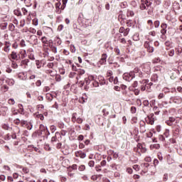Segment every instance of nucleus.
<instances>
[{
    "instance_id": "2",
    "label": "nucleus",
    "mask_w": 182,
    "mask_h": 182,
    "mask_svg": "<svg viewBox=\"0 0 182 182\" xmlns=\"http://www.w3.org/2000/svg\"><path fill=\"white\" fill-rule=\"evenodd\" d=\"M134 77V72L125 73L123 75V79L126 80V82H132Z\"/></svg>"
},
{
    "instance_id": "6",
    "label": "nucleus",
    "mask_w": 182,
    "mask_h": 182,
    "mask_svg": "<svg viewBox=\"0 0 182 182\" xmlns=\"http://www.w3.org/2000/svg\"><path fill=\"white\" fill-rule=\"evenodd\" d=\"M41 41L42 43H43L44 46H50L51 43H53V41L52 40H48V38H46V36L42 37L41 38Z\"/></svg>"
},
{
    "instance_id": "38",
    "label": "nucleus",
    "mask_w": 182,
    "mask_h": 182,
    "mask_svg": "<svg viewBox=\"0 0 182 182\" xmlns=\"http://www.w3.org/2000/svg\"><path fill=\"white\" fill-rule=\"evenodd\" d=\"M161 28L162 29L167 30V23H162L161 25Z\"/></svg>"
},
{
    "instance_id": "46",
    "label": "nucleus",
    "mask_w": 182,
    "mask_h": 182,
    "mask_svg": "<svg viewBox=\"0 0 182 182\" xmlns=\"http://www.w3.org/2000/svg\"><path fill=\"white\" fill-rule=\"evenodd\" d=\"M36 65L38 69H41V61L36 60Z\"/></svg>"
},
{
    "instance_id": "30",
    "label": "nucleus",
    "mask_w": 182,
    "mask_h": 182,
    "mask_svg": "<svg viewBox=\"0 0 182 182\" xmlns=\"http://www.w3.org/2000/svg\"><path fill=\"white\" fill-rule=\"evenodd\" d=\"M14 15H16L17 16H22V13L21 12V11L16 9L14 10Z\"/></svg>"
},
{
    "instance_id": "61",
    "label": "nucleus",
    "mask_w": 182,
    "mask_h": 182,
    "mask_svg": "<svg viewBox=\"0 0 182 182\" xmlns=\"http://www.w3.org/2000/svg\"><path fill=\"white\" fill-rule=\"evenodd\" d=\"M7 180L9 182H12L14 181V178H12V176H8Z\"/></svg>"
},
{
    "instance_id": "14",
    "label": "nucleus",
    "mask_w": 182,
    "mask_h": 182,
    "mask_svg": "<svg viewBox=\"0 0 182 182\" xmlns=\"http://www.w3.org/2000/svg\"><path fill=\"white\" fill-rule=\"evenodd\" d=\"M18 78L21 80H26L28 79V74L26 73H20L18 74Z\"/></svg>"
},
{
    "instance_id": "42",
    "label": "nucleus",
    "mask_w": 182,
    "mask_h": 182,
    "mask_svg": "<svg viewBox=\"0 0 182 182\" xmlns=\"http://www.w3.org/2000/svg\"><path fill=\"white\" fill-rule=\"evenodd\" d=\"M20 45L21 46V48H25V46H26V44L25 43V40H21Z\"/></svg>"
},
{
    "instance_id": "41",
    "label": "nucleus",
    "mask_w": 182,
    "mask_h": 182,
    "mask_svg": "<svg viewBox=\"0 0 182 182\" xmlns=\"http://www.w3.org/2000/svg\"><path fill=\"white\" fill-rule=\"evenodd\" d=\"M50 130H51L52 133H55V132H56V127H55V125H51Z\"/></svg>"
},
{
    "instance_id": "49",
    "label": "nucleus",
    "mask_w": 182,
    "mask_h": 182,
    "mask_svg": "<svg viewBox=\"0 0 182 182\" xmlns=\"http://www.w3.org/2000/svg\"><path fill=\"white\" fill-rule=\"evenodd\" d=\"M159 139L161 141H164L166 140V138H164V136L163 135H159Z\"/></svg>"
},
{
    "instance_id": "5",
    "label": "nucleus",
    "mask_w": 182,
    "mask_h": 182,
    "mask_svg": "<svg viewBox=\"0 0 182 182\" xmlns=\"http://www.w3.org/2000/svg\"><path fill=\"white\" fill-rule=\"evenodd\" d=\"M40 132H41V134H50V133L49 132V130H48V127L43 125V124H41L40 125Z\"/></svg>"
},
{
    "instance_id": "26",
    "label": "nucleus",
    "mask_w": 182,
    "mask_h": 182,
    "mask_svg": "<svg viewBox=\"0 0 182 182\" xmlns=\"http://www.w3.org/2000/svg\"><path fill=\"white\" fill-rule=\"evenodd\" d=\"M109 153L113 155L114 159H117V157H119V154L114 152V151L109 150Z\"/></svg>"
},
{
    "instance_id": "15",
    "label": "nucleus",
    "mask_w": 182,
    "mask_h": 182,
    "mask_svg": "<svg viewBox=\"0 0 182 182\" xmlns=\"http://www.w3.org/2000/svg\"><path fill=\"white\" fill-rule=\"evenodd\" d=\"M141 167L143 168V172L147 173V171H149V167H150V165L148 163H144L141 165Z\"/></svg>"
},
{
    "instance_id": "35",
    "label": "nucleus",
    "mask_w": 182,
    "mask_h": 182,
    "mask_svg": "<svg viewBox=\"0 0 182 182\" xmlns=\"http://www.w3.org/2000/svg\"><path fill=\"white\" fill-rule=\"evenodd\" d=\"M154 26L155 28H159L160 26V21H155L154 22Z\"/></svg>"
},
{
    "instance_id": "58",
    "label": "nucleus",
    "mask_w": 182,
    "mask_h": 182,
    "mask_svg": "<svg viewBox=\"0 0 182 182\" xmlns=\"http://www.w3.org/2000/svg\"><path fill=\"white\" fill-rule=\"evenodd\" d=\"M177 153L179 154V156H182V149L181 148H179L177 149Z\"/></svg>"
},
{
    "instance_id": "23",
    "label": "nucleus",
    "mask_w": 182,
    "mask_h": 182,
    "mask_svg": "<svg viewBox=\"0 0 182 182\" xmlns=\"http://www.w3.org/2000/svg\"><path fill=\"white\" fill-rule=\"evenodd\" d=\"M21 11L23 15H28V14L31 15V11H28V9H26V8H22Z\"/></svg>"
},
{
    "instance_id": "45",
    "label": "nucleus",
    "mask_w": 182,
    "mask_h": 182,
    "mask_svg": "<svg viewBox=\"0 0 182 182\" xmlns=\"http://www.w3.org/2000/svg\"><path fill=\"white\" fill-rule=\"evenodd\" d=\"M38 119H40V120H43L45 119V117H43V114H39L37 115Z\"/></svg>"
},
{
    "instance_id": "13",
    "label": "nucleus",
    "mask_w": 182,
    "mask_h": 182,
    "mask_svg": "<svg viewBox=\"0 0 182 182\" xmlns=\"http://www.w3.org/2000/svg\"><path fill=\"white\" fill-rule=\"evenodd\" d=\"M60 5H62V3H60V2L55 3V12H56V14H62V10H60Z\"/></svg>"
},
{
    "instance_id": "62",
    "label": "nucleus",
    "mask_w": 182,
    "mask_h": 182,
    "mask_svg": "<svg viewBox=\"0 0 182 182\" xmlns=\"http://www.w3.org/2000/svg\"><path fill=\"white\" fill-rule=\"evenodd\" d=\"M114 52H116L117 55H120V49H119L118 48H114Z\"/></svg>"
},
{
    "instance_id": "27",
    "label": "nucleus",
    "mask_w": 182,
    "mask_h": 182,
    "mask_svg": "<svg viewBox=\"0 0 182 182\" xmlns=\"http://www.w3.org/2000/svg\"><path fill=\"white\" fill-rule=\"evenodd\" d=\"M129 89H130V90H133V92H134V95H135L136 96H139V93H140V90H139V89H134V90H133L132 87H130Z\"/></svg>"
},
{
    "instance_id": "60",
    "label": "nucleus",
    "mask_w": 182,
    "mask_h": 182,
    "mask_svg": "<svg viewBox=\"0 0 182 182\" xmlns=\"http://www.w3.org/2000/svg\"><path fill=\"white\" fill-rule=\"evenodd\" d=\"M106 160H103L101 161L100 164L102 167H105V166H106Z\"/></svg>"
},
{
    "instance_id": "44",
    "label": "nucleus",
    "mask_w": 182,
    "mask_h": 182,
    "mask_svg": "<svg viewBox=\"0 0 182 182\" xmlns=\"http://www.w3.org/2000/svg\"><path fill=\"white\" fill-rule=\"evenodd\" d=\"M112 75H113V72H112V70H108V71L107 72V76L108 77H112Z\"/></svg>"
},
{
    "instance_id": "47",
    "label": "nucleus",
    "mask_w": 182,
    "mask_h": 182,
    "mask_svg": "<svg viewBox=\"0 0 182 182\" xmlns=\"http://www.w3.org/2000/svg\"><path fill=\"white\" fill-rule=\"evenodd\" d=\"M25 23H26L25 20H21L20 21V26H21V28H23V26H25Z\"/></svg>"
},
{
    "instance_id": "12",
    "label": "nucleus",
    "mask_w": 182,
    "mask_h": 182,
    "mask_svg": "<svg viewBox=\"0 0 182 182\" xmlns=\"http://www.w3.org/2000/svg\"><path fill=\"white\" fill-rule=\"evenodd\" d=\"M139 126H140V130L142 132V133H145V132H146V122L140 121Z\"/></svg>"
},
{
    "instance_id": "33",
    "label": "nucleus",
    "mask_w": 182,
    "mask_h": 182,
    "mask_svg": "<svg viewBox=\"0 0 182 182\" xmlns=\"http://www.w3.org/2000/svg\"><path fill=\"white\" fill-rule=\"evenodd\" d=\"M92 86L93 87H99V82H97V80H94L92 82Z\"/></svg>"
},
{
    "instance_id": "20",
    "label": "nucleus",
    "mask_w": 182,
    "mask_h": 182,
    "mask_svg": "<svg viewBox=\"0 0 182 182\" xmlns=\"http://www.w3.org/2000/svg\"><path fill=\"white\" fill-rule=\"evenodd\" d=\"M58 136H60V133L55 132V136L51 138V143H55V141H58V139L56 138L58 137Z\"/></svg>"
},
{
    "instance_id": "28",
    "label": "nucleus",
    "mask_w": 182,
    "mask_h": 182,
    "mask_svg": "<svg viewBox=\"0 0 182 182\" xmlns=\"http://www.w3.org/2000/svg\"><path fill=\"white\" fill-rule=\"evenodd\" d=\"M55 45H58V46L62 45V40H60L58 37L55 38Z\"/></svg>"
},
{
    "instance_id": "39",
    "label": "nucleus",
    "mask_w": 182,
    "mask_h": 182,
    "mask_svg": "<svg viewBox=\"0 0 182 182\" xmlns=\"http://www.w3.org/2000/svg\"><path fill=\"white\" fill-rule=\"evenodd\" d=\"M23 1H24V4H26V6H30V5H32L31 4V0H24Z\"/></svg>"
},
{
    "instance_id": "29",
    "label": "nucleus",
    "mask_w": 182,
    "mask_h": 182,
    "mask_svg": "<svg viewBox=\"0 0 182 182\" xmlns=\"http://www.w3.org/2000/svg\"><path fill=\"white\" fill-rule=\"evenodd\" d=\"M127 16H134V11L132 10H128L127 13Z\"/></svg>"
},
{
    "instance_id": "19",
    "label": "nucleus",
    "mask_w": 182,
    "mask_h": 182,
    "mask_svg": "<svg viewBox=\"0 0 182 182\" xmlns=\"http://www.w3.org/2000/svg\"><path fill=\"white\" fill-rule=\"evenodd\" d=\"M28 63H29V60L25 59V60H21V65L24 66V68H26V66H28Z\"/></svg>"
},
{
    "instance_id": "3",
    "label": "nucleus",
    "mask_w": 182,
    "mask_h": 182,
    "mask_svg": "<svg viewBox=\"0 0 182 182\" xmlns=\"http://www.w3.org/2000/svg\"><path fill=\"white\" fill-rule=\"evenodd\" d=\"M134 150V151L140 154V156H141V153H146V151H147L146 147L143 146L141 144H138L136 147H135Z\"/></svg>"
},
{
    "instance_id": "7",
    "label": "nucleus",
    "mask_w": 182,
    "mask_h": 182,
    "mask_svg": "<svg viewBox=\"0 0 182 182\" xmlns=\"http://www.w3.org/2000/svg\"><path fill=\"white\" fill-rule=\"evenodd\" d=\"M148 124H154V114H151L145 119Z\"/></svg>"
},
{
    "instance_id": "11",
    "label": "nucleus",
    "mask_w": 182,
    "mask_h": 182,
    "mask_svg": "<svg viewBox=\"0 0 182 182\" xmlns=\"http://www.w3.org/2000/svg\"><path fill=\"white\" fill-rule=\"evenodd\" d=\"M4 52H6L7 53L11 50V43L6 41L4 43Z\"/></svg>"
},
{
    "instance_id": "24",
    "label": "nucleus",
    "mask_w": 182,
    "mask_h": 182,
    "mask_svg": "<svg viewBox=\"0 0 182 182\" xmlns=\"http://www.w3.org/2000/svg\"><path fill=\"white\" fill-rule=\"evenodd\" d=\"M9 89V87H8L7 85H4L3 87H1V92H3V93H5V92H8Z\"/></svg>"
},
{
    "instance_id": "54",
    "label": "nucleus",
    "mask_w": 182,
    "mask_h": 182,
    "mask_svg": "<svg viewBox=\"0 0 182 182\" xmlns=\"http://www.w3.org/2000/svg\"><path fill=\"white\" fill-rule=\"evenodd\" d=\"M127 172L129 173V174H132V173H133V169L132 168H127Z\"/></svg>"
},
{
    "instance_id": "37",
    "label": "nucleus",
    "mask_w": 182,
    "mask_h": 182,
    "mask_svg": "<svg viewBox=\"0 0 182 182\" xmlns=\"http://www.w3.org/2000/svg\"><path fill=\"white\" fill-rule=\"evenodd\" d=\"M168 56H171V57L174 56V50L172 49V50H169L168 52Z\"/></svg>"
},
{
    "instance_id": "52",
    "label": "nucleus",
    "mask_w": 182,
    "mask_h": 182,
    "mask_svg": "<svg viewBox=\"0 0 182 182\" xmlns=\"http://www.w3.org/2000/svg\"><path fill=\"white\" fill-rule=\"evenodd\" d=\"M139 39H140L139 38V35H137V34L134 35V36H133V40L134 41H139Z\"/></svg>"
},
{
    "instance_id": "18",
    "label": "nucleus",
    "mask_w": 182,
    "mask_h": 182,
    "mask_svg": "<svg viewBox=\"0 0 182 182\" xmlns=\"http://www.w3.org/2000/svg\"><path fill=\"white\" fill-rule=\"evenodd\" d=\"M31 39L33 41V45H38V37L36 36H31Z\"/></svg>"
},
{
    "instance_id": "48",
    "label": "nucleus",
    "mask_w": 182,
    "mask_h": 182,
    "mask_svg": "<svg viewBox=\"0 0 182 182\" xmlns=\"http://www.w3.org/2000/svg\"><path fill=\"white\" fill-rule=\"evenodd\" d=\"M156 132H158L159 133H160V132H161V126L157 125V126L156 127Z\"/></svg>"
},
{
    "instance_id": "64",
    "label": "nucleus",
    "mask_w": 182,
    "mask_h": 182,
    "mask_svg": "<svg viewBox=\"0 0 182 182\" xmlns=\"http://www.w3.org/2000/svg\"><path fill=\"white\" fill-rule=\"evenodd\" d=\"M14 123H15V124H21V121L19 119H16L14 120Z\"/></svg>"
},
{
    "instance_id": "51",
    "label": "nucleus",
    "mask_w": 182,
    "mask_h": 182,
    "mask_svg": "<svg viewBox=\"0 0 182 182\" xmlns=\"http://www.w3.org/2000/svg\"><path fill=\"white\" fill-rule=\"evenodd\" d=\"M23 172L25 173V174H28V173H29V168H23Z\"/></svg>"
},
{
    "instance_id": "32",
    "label": "nucleus",
    "mask_w": 182,
    "mask_h": 182,
    "mask_svg": "<svg viewBox=\"0 0 182 182\" xmlns=\"http://www.w3.org/2000/svg\"><path fill=\"white\" fill-rule=\"evenodd\" d=\"M164 136H165V137H168V136H170V130L166 129L164 133Z\"/></svg>"
},
{
    "instance_id": "43",
    "label": "nucleus",
    "mask_w": 182,
    "mask_h": 182,
    "mask_svg": "<svg viewBox=\"0 0 182 182\" xmlns=\"http://www.w3.org/2000/svg\"><path fill=\"white\" fill-rule=\"evenodd\" d=\"M11 68L14 69H18V64H16L15 62H13L11 64Z\"/></svg>"
},
{
    "instance_id": "50",
    "label": "nucleus",
    "mask_w": 182,
    "mask_h": 182,
    "mask_svg": "<svg viewBox=\"0 0 182 182\" xmlns=\"http://www.w3.org/2000/svg\"><path fill=\"white\" fill-rule=\"evenodd\" d=\"M70 49L72 53H75V52H76V48L75 47V46H71Z\"/></svg>"
},
{
    "instance_id": "22",
    "label": "nucleus",
    "mask_w": 182,
    "mask_h": 182,
    "mask_svg": "<svg viewBox=\"0 0 182 182\" xmlns=\"http://www.w3.org/2000/svg\"><path fill=\"white\" fill-rule=\"evenodd\" d=\"M11 59H14V60H16V59H18V54H17L16 52H15V51H13V52L11 53Z\"/></svg>"
},
{
    "instance_id": "56",
    "label": "nucleus",
    "mask_w": 182,
    "mask_h": 182,
    "mask_svg": "<svg viewBox=\"0 0 182 182\" xmlns=\"http://www.w3.org/2000/svg\"><path fill=\"white\" fill-rule=\"evenodd\" d=\"M148 25H150L151 28H153V21L149 20L147 21Z\"/></svg>"
},
{
    "instance_id": "34",
    "label": "nucleus",
    "mask_w": 182,
    "mask_h": 182,
    "mask_svg": "<svg viewBox=\"0 0 182 182\" xmlns=\"http://www.w3.org/2000/svg\"><path fill=\"white\" fill-rule=\"evenodd\" d=\"M95 79H96V77H95V75L88 76V80H90V82L91 81L95 82V80H96Z\"/></svg>"
},
{
    "instance_id": "8",
    "label": "nucleus",
    "mask_w": 182,
    "mask_h": 182,
    "mask_svg": "<svg viewBox=\"0 0 182 182\" xmlns=\"http://www.w3.org/2000/svg\"><path fill=\"white\" fill-rule=\"evenodd\" d=\"M144 46L146 48V49H147V51L149 53H153V52H154V48L151 46H150V42L146 41L144 43Z\"/></svg>"
},
{
    "instance_id": "57",
    "label": "nucleus",
    "mask_w": 182,
    "mask_h": 182,
    "mask_svg": "<svg viewBox=\"0 0 182 182\" xmlns=\"http://www.w3.org/2000/svg\"><path fill=\"white\" fill-rule=\"evenodd\" d=\"M66 133H68V131L61 130L60 135L61 134V136H66Z\"/></svg>"
},
{
    "instance_id": "21",
    "label": "nucleus",
    "mask_w": 182,
    "mask_h": 182,
    "mask_svg": "<svg viewBox=\"0 0 182 182\" xmlns=\"http://www.w3.org/2000/svg\"><path fill=\"white\" fill-rule=\"evenodd\" d=\"M49 46L53 53H58V48H56V46L50 44L49 45Z\"/></svg>"
},
{
    "instance_id": "9",
    "label": "nucleus",
    "mask_w": 182,
    "mask_h": 182,
    "mask_svg": "<svg viewBox=\"0 0 182 182\" xmlns=\"http://www.w3.org/2000/svg\"><path fill=\"white\" fill-rule=\"evenodd\" d=\"M75 157H80V159H85L86 157V153L82 151H77L75 153Z\"/></svg>"
},
{
    "instance_id": "16",
    "label": "nucleus",
    "mask_w": 182,
    "mask_h": 182,
    "mask_svg": "<svg viewBox=\"0 0 182 182\" xmlns=\"http://www.w3.org/2000/svg\"><path fill=\"white\" fill-rule=\"evenodd\" d=\"M99 82H100V85H101V86H103V85H106V80H105V77L102 75H99L97 77Z\"/></svg>"
},
{
    "instance_id": "36",
    "label": "nucleus",
    "mask_w": 182,
    "mask_h": 182,
    "mask_svg": "<svg viewBox=\"0 0 182 182\" xmlns=\"http://www.w3.org/2000/svg\"><path fill=\"white\" fill-rule=\"evenodd\" d=\"M85 168L86 167L85 166V165H81L79 166L78 170L80 171H85Z\"/></svg>"
},
{
    "instance_id": "25",
    "label": "nucleus",
    "mask_w": 182,
    "mask_h": 182,
    "mask_svg": "<svg viewBox=\"0 0 182 182\" xmlns=\"http://www.w3.org/2000/svg\"><path fill=\"white\" fill-rule=\"evenodd\" d=\"M6 82L8 85H9V86H14V85H15V81L13 79L7 80Z\"/></svg>"
},
{
    "instance_id": "17",
    "label": "nucleus",
    "mask_w": 182,
    "mask_h": 182,
    "mask_svg": "<svg viewBox=\"0 0 182 182\" xmlns=\"http://www.w3.org/2000/svg\"><path fill=\"white\" fill-rule=\"evenodd\" d=\"M77 73H78L79 76L77 77V80H79V79H80V76H82V75H85V70L78 69Z\"/></svg>"
},
{
    "instance_id": "53",
    "label": "nucleus",
    "mask_w": 182,
    "mask_h": 182,
    "mask_svg": "<svg viewBox=\"0 0 182 182\" xmlns=\"http://www.w3.org/2000/svg\"><path fill=\"white\" fill-rule=\"evenodd\" d=\"M133 168H134V170H135L136 171H139V170H140V168H139V165H134V166H133Z\"/></svg>"
},
{
    "instance_id": "55",
    "label": "nucleus",
    "mask_w": 182,
    "mask_h": 182,
    "mask_svg": "<svg viewBox=\"0 0 182 182\" xmlns=\"http://www.w3.org/2000/svg\"><path fill=\"white\" fill-rule=\"evenodd\" d=\"M72 69H73V70H74L75 72H77V70H79V69H77L76 65H74L73 64H72Z\"/></svg>"
},
{
    "instance_id": "31",
    "label": "nucleus",
    "mask_w": 182,
    "mask_h": 182,
    "mask_svg": "<svg viewBox=\"0 0 182 182\" xmlns=\"http://www.w3.org/2000/svg\"><path fill=\"white\" fill-rule=\"evenodd\" d=\"M8 103H9V105H15V100H14V98H10L8 100Z\"/></svg>"
},
{
    "instance_id": "1",
    "label": "nucleus",
    "mask_w": 182,
    "mask_h": 182,
    "mask_svg": "<svg viewBox=\"0 0 182 182\" xmlns=\"http://www.w3.org/2000/svg\"><path fill=\"white\" fill-rule=\"evenodd\" d=\"M151 2L149 1V0H141V4L139 5V9L141 11H146L147 8L151 6Z\"/></svg>"
},
{
    "instance_id": "63",
    "label": "nucleus",
    "mask_w": 182,
    "mask_h": 182,
    "mask_svg": "<svg viewBox=\"0 0 182 182\" xmlns=\"http://www.w3.org/2000/svg\"><path fill=\"white\" fill-rule=\"evenodd\" d=\"M131 112L132 113H136V107H131Z\"/></svg>"
},
{
    "instance_id": "59",
    "label": "nucleus",
    "mask_w": 182,
    "mask_h": 182,
    "mask_svg": "<svg viewBox=\"0 0 182 182\" xmlns=\"http://www.w3.org/2000/svg\"><path fill=\"white\" fill-rule=\"evenodd\" d=\"M144 106H149V100H144L143 102Z\"/></svg>"
},
{
    "instance_id": "40",
    "label": "nucleus",
    "mask_w": 182,
    "mask_h": 182,
    "mask_svg": "<svg viewBox=\"0 0 182 182\" xmlns=\"http://www.w3.org/2000/svg\"><path fill=\"white\" fill-rule=\"evenodd\" d=\"M88 166L90 167H94L95 166V161H90L88 163Z\"/></svg>"
},
{
    "instance_id": "10",
    "label": "nucleus",
    "mask_w": 182,
    "mask_h": 182,
    "mask_svg": "<svg viewBox=\"0 0 182 182\" xmlns=\"http://www.w3.org/2000/svg\"><path fill=\"white\" fill-rule=\"evenodd\" d=\"M106 59H107V54L103 53L100 60V65H106Z\"/></svg>"
},
{
    "instance_id": "4",
    "label": "nucleus",
    "mask_w": 182,
    "mask_h": 182,
    "mask_svg": "<svg viewBox=\"0 0 182 182\" xmlns=\"http://www.w3.org/2000/svg\"><path fill=\"white\" fill-rule=\"evenodd\" d=\"M71 120L73 123H78V124H82L83 123V119L77 117V113H73L72 115Z\"/></svg>"
}]
</instances>
